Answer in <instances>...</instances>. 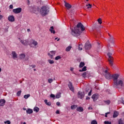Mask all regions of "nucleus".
Returning <instances> with one entry per match:
<instances>
[{"instance_id": "1", "label": "nucleus", "mask_w": 124, "mask_h": 124, "mask_svg": "<svg viewBox=\"0 0 124 124\" xmlns=\"http://www.w3.org/2000/svg\"><path fill=\"white\" fill-rule=\"evenodd\" d=\"M120 77V74H114L111 75V79L112 78L113 80V87L115 89H118V90H124V79L119 78Z\"/></svg>"}, {"instance_id": "2", "label": "nucleus", "mask_w": 124, "mask_h": 124, "mask_svg": "<svg viewBox=\"0 0 124 124\" xmlns=\"http://www.w3.org/2000/svg\"><path fill=\"white\" fill-rule=\"evenodd\" d=\"M85 30V27L81 23L78 24L76 27L74 28V30L71 29V34L73 36L78 37V36H80L81 33L83 31Z\"/></svg>"}, {"instance_id": "3", "label": "nucleus", "mask_w": 124, "mask_h": 124, "mask_svg": "<svg viewBox=\"0 0 124 124\" xmlns=\"http://www.w3.org/2000/svg\"><path fill=\"white\" fill-rule=\"evenodd\" d=\"M40 13L43 17H44L49 13V7L47 6H43L40 11Z\"/></svg>"}, {"instance_id": "4", "label": "nucleus", "mask_w": 124, "mask_h": 124, "mask_svg": "<svg viewBox=\"0 0 124 124\" xmlns=\"http://www.w3.org/2000/svg\"><path fill=\"white\" fill-rule=\"evenodd\" d=\"M108 60L109 64L111 65V66H113V57H112V53L108 52Z\"/></svg>"}, {"instance_id": "5", "label": "nucleus", "mask_w": 124, "mask_h": 124, "mask_svg": "<svg viewBox=\"0 0 124 124\" xmlns=\"http://www.w3.org/2000/svg\"><path fill=\"white\" fill-rule=\"evenodd\" d=\"M105 78L106 79H108V80H110V79H112V75L110 74L109 72L108 71V69L107 70H106L105 71Z\"/></svg>"}, {"instance_id": "6", "label": "nucleus", "mask_w": 124, "mask_h": 124, "mask_svg": "<svg viewBox=\"0 0 124 124\" xmlns=\"http://www.w3.org/2000/svg\"><path fill=\"white\" fill-rule=\"evenodd\" d=\"M84 96H85V93L81 92L80 91H79L78 92V98H80V99H82V98H84Z\"/></svg>"}, {"instance_id": "7", "label": "nucleus", "mask_w": 124, "mask_h": 124, "mask_svg": "<svg viewBox=\"0 0 124 124\" xmlns=\"http://www.w3.org/2000/svg\"><path fill=\"white\" fill-rule=\"evenodd\" d=\"M109 38H108V41L110 42V43H112V44H114L115 43V41H114V37L113 36L111 35L109 33H108Z\"/></svg>"}, {"instance_id": "8", "label": "nucleus", "mask_w": 124, "mask_h": 124, "mask_svg": "<svg viewBox=\"0 0 124 124\" xmlns=\"http://www.w3.org/2000/svg\"><path fill=\"white\" fill-rule=\"evenodd\" d=\"M68 87H69L70 91H71L72 92H74V86H73L72 82L69 81V83L68 84Z\"/></svg>"}, {"instance_id": "9", "label": "nucleus", "mask_w": 124, "mask_h": 124, "mask_svg": "<svg viewBox=\"0 0 124 124\" xmlns=\"http://www.w3.org/2000/svg\"><path fill=\"white\" fill-rule=\"evenodd\" d=\"M14 13H16V14H18V13H20L22 12V8H18L16 9H15L13 10Z\"/></svg>"}, {"instance_id": "10", "label": "nucleus", "mask_w": 124, "mask_h": 124, "mask_svg": "<svg viewBox=\"0 0 124 124\" xmlns=\"http://www.w3.org/2000/svg\"><path fill=\"white\" fill-rule=\"evenodd\" d=\"M92 98H93V101H96L98 99V94L95 93L92 95Z\"/></svg>"}, {"instance_id": "11", "label": "nucleus", "mask_w": 124, "mask_h": 124, "mask_svg": "<svg viewBox=\"0 0 124 124\" xmlns=\"http://www.w3.org/2000/svg\"><path fill=\"white\" fill-rule=\"evenodd\" d=\"M56 54V51H51L50 53H48V56L50 58V59H53V56Z\"/></svg>"}, {"instance_id": "12", "label": "nucleus", "mask_w": 124, "mask_h": 124, "mask_svg": "<svg viewBox=\"0 0 124 124\" xmlns=\"http://www.w3.org/2000/svg\"><path fill=\"white\" fill-rule=\"evenodd\" d=\"M84 48L86 49V50H90V49H91V48H92V45H91L89 43H86V44H85Z\"/></svg>"}, {"instance_id": "13", "label": "nucleus", "mask_w": 124, "mask_h": 124, "mask_svg": "<svg viewBox=\"0 0 124 124\" xmlns=\"http://www.w3.org/2000/svg\"><path fill=\"white\" fill-rule=\"evenodd\" d=\"M20 42L21 43H22V44H23V45L27 46V45H28L29 41H28V40H21Z\"/></svg>"}, {"instance_id": "14", "label": "nucleus", "mask_w": 124, "mask_h": 124, "mask_svg": "<svg viewBox=\"0 0 124 124\" xmlns=\"http://www.w3.org/2000/svg\"><path fill=\"white\" fill-rule=\"evenodd\" d=\"M8 19L10 22H14L15 21V18L13 16H9Z\"/></svg>"}, {"instance_id": "15", "label": "nucleus", "mask_w": 124, "mask_h": 124, "mask_svg": "<svg viewBox=\"0 0 124 124\" xmlns=\"http://www.w3.org/2000/svg\"><path fill=\"white\" fill-rule=\"evenodd\" d=\"M12 54L13 59H14V60L17 59V53L15 52V51H12Z\"/></svg>"}, {"instance_id": "16", "label": "nucleus", "mask_w": 124, "mask_h": 124, "mask_svg": "<svg viewBox=\"0 0 124 124\" xmlns=\"http://www.w3.org/2000/svg\"><path fill=\"white\" fill-rule=\"evenodd\" d=\"M5 103V100L1 99L0 100V106H4Z\"/></svg>"}, {"instance_id": "17", "label": "nucleus", "mask_w": 124, "mask_h": 124, "mask_svg": "<svg viewBox=\"0 0 124 124\" xmlns=\"http://www.w3.org/2000/svg\"><path fill=\"white\" fill-rule=\"evenodd\" d=\"M65 7H66V8H67V9H69L71 8V5H70L68 3H65Z\"/></svg>"}, {"instance_id": "18", "label": "nucleus", "mask_w": 124, "mask_h": 124, "mask_svg": "<svg viewBox=\"0 0 124 124\" xmlns=\"http://www.w3.org/2000/svg\"><path fill=\"white\" fill-rule=\"evenodd\" d=\"M77 110L78 112H83V111H84V109H83V108L82 107H78Z\"/></svg>"}, {"instance_id": "19", "label": "nucleus", "mask_w": 124, "mask_h": 124, "mask_svg": "<svg viewBox=\"0 0 124 124\" xmlns=\"http://www.w3.org/2000/svg\"><path fill=\"white\" fill-rule=\"evenodd\" d=\"M26 112H27V114H32V112H33V111L31 108H28L26 110Z\"/></svg>"}, {"instance_id": "20", "label": "nucleus", "mask_w": 124, "mask_h": 124, "mask_svg": "<svg viewBox=\"0 0 124 124\" xmlns=\"http://www.w3.org/2000/svg\"><path fill=\"white\" fill-rule=\"evenodd\" d=\"M49 31L51 32V33L55 34L56 33L55 31H54V27L53 26L50 27V28L49 29Z\"/></svg>"}, {"instance_id": "21", "label": "nucleus", "mask_w": 124, "mask_h": 124, "mask_svg": "<svg viewBox=\"0 0 124 124\" xmlns=\"http://www.w3.org/2000/svg\"><path fill=\"white\" fill-rule=\"evenodd\" d=\"M119 116V112L117 111H114L113 113V118H117Z\"/></svg>"}, {"instance_id": "22", "label": "nucleus", "mask_w": 124, "mask_h": 124, "mask_svg": "<svg viewBox=\"0 0 124 124\" xmlns=\"http://www.w3.org/2000/svg\"><path fill=\"white\" fill-rule=\"evenodd\" d=\"M71 48H72V47L70 46L67 47L65 49L66 52H69V51H70V50L71 49Z\"/></svg>"}, {"instance_id": "23", "label": "nucleus", "mask_w": 124, "mask_h": 124, "mask_svg": "<svg viewBox=\"0 0 124 124\" xmlns=\"http://www.w3.org/2000/svg\"><path fill=\"white\" fill-rule=\"evenodd\" d=\"M45 103H46V105H48V106H51L52 103H51V102H47V100H45Z\"/></svg>"}, {"instance_id": "24", "label": "nucleus", "mask_w": 124, "mask_h": 124, "mask_svg": "<svg viewBox=\"0 0 124 124\" xmlns=\"http://www.w3.org/2000/svg\"><path fill=\"white\" fill-rule=\"evenodd\" d=\"M25 57H26V55L24 54H21L20 55L19 58L20 60H23V59H25Z\"/></svg>"}, {"instance_id": "25", "label": "nucleus", "mask_w": 124, "mask_h": 124, "mask_svg": "<svg viewBox=\"0 0 124 124\" xmlns=\"http://www.w3.org/2000/svg\"><path fill=\"white\" fill-rule=\"evenodd\" d=\"M31 42H32V44L34 46H36L37 45V42L35 41V40H31Z\"/></svg>"}, {"instance_id": "26", "label": "nucleus", "mask_w": 124, "mask_h": 124, "mask_svg": "<svg viewBox=\"0 0 124 124\" xmlns=\"http://www.w3.org/2000/svg\"><path fill=\"white\" fill-rule=\"evenodd\" d=\"M33 111H34V112H36V113H37L39 111V108H38L37 107H35L33 108Z\"/></svg>"}, {"instance_id": "27", "label": "nucleus", "mask_w": 124, "mask_h": 124, "mask_svg": "<svg viewBox=\"0 0 124 124\" xmlns=\"http://www.w3.org/2000/svg\"><path fill=\"white\" fill-rule=\"evenodd\" d=\"M84 65H85V63L84 62H81L79 64V68H82V67H83V66H84Z\"/></svg>"}, {"instance_id": "28", "label": "nucleus", "mask_w": 124, "mask_h": 124, "mask_svg": "<svg viewBox=\"0 0 124 124\" xmlns=\"http://www.w3.org/2000/svg\"><path fill=\"white\" fill-rule=\"evenodd\" d=\"M86 70H87V67L84 66L81 70H79V72H82V71H86Z\"/></svg>"}, {"instance_id": "29", "label": "nucleus", "mask_w": 124, "mask_h": 124, "mask_svg": "<svg viewBox=\"0 0 124 124\" xmlns=\"http://www.w3.org/2000/svg\"><path fill=\"white\" fill-rule=\"evenodd\" d=\"M77 108V105H74L71 107V108L72 110H75V109H76Z\"/></svg>"}, {"instance_id": "30", "label": "nucleus", "mask_w": 124, "mask_h": 124, "mask_svg": "<svg viewBox=\"0 0 124 124\" xmlns=\"http://www.w3.org/2000/svg\"><path fill=\"white\" fill-rule=\"evenodd\" d=\"M31 96V94H26L24 96V98H25V99H27V98H29Z\"/></svg>"}, {"instance_id": "31", "label": "nucleus", "mask_w": 124, "mask_h": 124, "mask_svg": "<svg viewBox=\"0 0 124 124\" xmlns=\"http://www.w3.org/2000/svg\"><path fill=\"white\" fill-rule=\"evenodd\" d=\"M104 103H106L107 105H109V104L111 103V101L110 100L104 101Z\"/></svg>"}, {"instance_id": "32", "label": "nucleus", "mask_w": 124, "mask_h": 124, "mask_svg": "<svg viewBox=\"0 0 124 124\" xmlns=\"http://www.w3.org/2000/svg\"><path fill=\"white\" fill-rule=\"evenodd\" d=\"M86 6L87 7L88 9H89V8H92V4H87L86 5Z\"/></svg>"}, {"instance_id": "33", "label": "nucleus", "mask_w": 124, "mask_h": 124, "mask_svg": "<svg viewBox=\"0 0 124 124\" xmlns=\"http://www.w3.org/2000/svg\"><path fill=\"white\" fill-rule=\"evenodd\" d=\"M78 50H83V45H79V46H78Z\"/></svg>"}, {"instance_id": "34", "label": "nucleus", "mask_w": 124, "mask_h": 124, "mask_svg": "<svg viewBox=\"0 0 124 124\" xmlns=\"http://www.w3.org/2000/svg\"><path fill=\"white\" fill-rule=\"evenodd\" d=\"M97 21L98 22L99 24H100V25L102 24V19H101V18H100L98 19Z\"/></svg>"}, {"instance_id": "35", "label": "nucleus", "mask_w": 124, "mask_h": 124, "mask_svg": "<svg viewBox=\"0 0 124 124\" xmlns=\"http://www.w3.org/2000/svg\"><path fill=\"white\" fill-rule=\"evenodd\" d=\"M82 77H83V78H86V77H87V73L86 72H84L82 74Z\"/></svg>"}, {"instance_id": "36", "label": "nucleus", "mask_w": 124, "mask_h": 124, "mask_svg": "<svg viewBox=\"0 0 124 124\" xmlns=\"http://www.w3.org/2000/svg\"><path fill=\"white\" fill-rule=\"evenodd\" d=\"M61 97V93H58L56 95V98H60Z\"/></svg>"}, {"instance_id": "37", "label": "nucleus", "mask_w": 124, "mask_h": 124, "mask_svg": "<svg viewBox=\"0 0 124 124\" xmlns=\"http://www.w3.org/2000/svg\"><path fill=\"white\" fill-rule=\"evenodd\" d=\"M62 59V57L60 56H58L55 57L56 61H58V60H61Z\"/></svg>"}, {"instance_id": "38", "label": "nucleus", "mask_w": 124, "mask_h": 124, "mask_svg": "<svg viewBox=\"0 0 124 124\" xmlns=\"http://www.w3.org/2000/svg\"><path fill=\"white\" fill-rule=\"evenodd\" d=\"M53 79L52 78H48V82L50 84H51V83H52V82H53Z\"/></svg>"}, {"instance_id": "39", "label": "nucleus", "mask_w": 124, "mask_h": 124, "mask_svg": "<svg viewBox=\"0 0 124 124\" xmlns=\"http://www.w3.org/2000/svg\"><path fill=\"white\" fill-rule=\"evenodd\" d=\"M48 62H49V63H50V64H53V63H54V62L53 60H48Z\"/></svg>"}, {"instance_id": "40", "label": "nucleus", "mask_w": 124, "mask_h": 124, "mask_svg": "<svg viewBox=\"0 0 124 124\" xmlns=\"http://www.w3.org/2000/svg\"><path fill=\"white\" fill-rule=\"evenodd\" d=\"M91 124H97V122H96L95 120H93L91 122Z\"/></svg>"}, {"instance_id": "41", "label": "nucleus", "mask_w": 124, "mask_h": 124, "mask_svg": "<svg viewBox=\"0 0 124 124\" xmlns=\"http://www.w3.org/2000/svg\"><path fill=\"white\" fill-rule=\"evenodd\" d=\"M21 93H22L21 91H19L17 93V96H20V94H21Z\"/></svg>"}, {"instance_id": "42", "label": "nucleus", "mask_w": 124, "mask_h": 124, "mask_svg": "<svg viewBox=\"0 0 124 124\" xmlns=\"http://www.w3.org/2000/svg\"><path fill=\"white\" fill-rule=\"evenodd\" d=\"M119 124H124V122H123V120H122V119H120L119 120Z\"/></svg>"}, {"instance_id": "43", "label": "nucleus", "mask_w": 124, "mask_h": 124, "mask_svg": "<svg viewBox=\"0 0 124 124\" xmlns=\"http://www.w3.org/2000/svg\"><path fill=\"white\" fill-rule=\"evenodd\" d=\"M4 124H11V122H10V121H5V122H4Z\"/></svg>"}, {"instance_id": "44", "label": "nucleus", "mask_w": 124, "mask_h": 124, "mask_svg": "<svg viewBox=\"0 0 124 124\" xmlns=\"http://www.w3.org/2000/svg\"><path fill=\"white\" fill-rule=\"evenodd\" d=\"M104 124H111L110 122H108V121H105Z\"/></svg>"}, {"instance_id": "45", "label": "nucleus", "mask_w": 124, "mask_h": 124, "mask_svg": "<svg viewBox=\"0 0 124 124\" xmlns=\"http://www.w3.org/2000/svg\"><path fill=\"white\" fill-rule=\"evenodd\" d=\"M93 92V90H91L89 93H88L89 96H90V95H92V92Z\"/></svg>"}, {"instance_id": "46", "label": "nucleus", "mask_w": 124, "mask_h": 124, "mask_svg": "<svg viewBox=\"0 0 124 124\" xmlns=\"http://www.w3.org/2000/svg\"><path fill=\"white\" fill-rule=\"evenodd\" d=\"M110 114V112H108L106 113H105V117H106V118H107V115H108V114Z\"/></svg>"}, {"instance_id": "47", "label": "nucleus", "mask_w": 124, "mask_h": 124, "mask_svg": "<svg viewBox=\"0 0 124 124\" xmlns=\"http://www.w3.org/2000/svg\"><path fill=\"white\" fill-rule=\"evenodd\" d=\"M89 91H90V88L89 87H87L86 88V92H89Z\"/></svg>"}, {"instance_id": "48", "label": "nucleus", "mask_w": 124, "mask_h": 124, "mask_svg": "<svg viewBox=\"0 0 124 124\" xmlns=\"http://www.w3.org/2000/svg\"><path fill=\"white\" fill-rule=\"evenodd\" d=\"M56 105H57V106H60V105H61V103H60V102H57Z\"/></svg>"}, {"instance_id": "49", "label": "nucleus", "mask_w": 124, "mask_h": 124, "mask_svg": "<svg viewBox=\"0 0 124 124\" xmlns=\"http://www.w3.org/2000/svg\"><path fill=\"white\" fill-rule=\"evenodd\" d=\"M50 97H52V98H54V97H55V95H54L53 94H51Z\"/></svg>"}, {"instance_id": "50", "label": "nucleus", "mask_w": 124, "mask_h": 124, "mask_svg": "<svg viewBox=\"0 0 124 124\" xmlns=\"http://www.w3.org/2000/svg\"><path fill=\"white\" fill-rule=\"evenodd\" d=\"M9 7H10V9H13V5H10Z\"/></svg>"}, {"instance_id": "51", "label": "nucleus", "mask_w": 124, "mask_h": 124, "mask_svg": "<svg viewBox=\"0 0 124 124\" xmlns=\"http://www.w3.org/2000/svg\"><path fill=\"white\" fill-rule=\"evenodd\" d=\"M88 110H93V107H88Z\"/></svg>"}, {"instance_id": "52", "label": "nucleus", "mask_w": 124, "mask_h": 124, "mask_svg": "<svg viewBox=\"0 0 124 124\" xmlns=\"http://www.w3.org/2000/svg\"><path fill=\"white\" fill-rule=\"evenodd\" d=\"M90 97H86V100H90Z\"/></svg>"}, {"instance_id": "53", "label": "nucleus", "mask_w": 124, "mask_h": 124, "mask_svg": "<svg viewBox=\"0 0 124 124\" xmlns=\"http://www.w3.org/2000/svg\"><path fill=\"white\" fill-rule=\"evenodd\" d=\"M56 114H60V111H59V110H57L56 111Z\"/></svg>"}, {"instance_id": "54", "label": "nucleus", "mask_w": 124, "mask_h": 124, "mask_svg": "<svg viewBox=\"0 0 124 124\" xmlns=\"http://www.w3.org/2000/svg\"><path fill=\"white\" fill-rule=\"evenodd\" d=\"M31 67H32V68H35V65H31Z\"/></svg>"}, {"instance_id": "55", "label": "nucleus", "mask_w": 124, "mask_h": 124, "mask_svg": "<svg viewBox=\"0 0 124 124\" xmlns=\"http://www.w3.org/2000/svg\"><path fill=\"white\" fill-rule=\"evenodd\" d=\"M3 16L0 15V20L2 19Z\"/></svg>"}, {"instance_id": "56", "label": "nucleus", "mask_w": 124, "mask_h": 124, "mask_svg": "<svg viewBox=\"0 0 124 124\" xmlns=\"http://www.w3.org/2000/svg\"><path fill=\"white\" fill-rule=\"evenodd\" d=\"M27 31H28V32H30V31H31V30H30V29H28V30H27Z\"/></svg>"}, {"instance_id": "57", "label": "nucleus", "mask_w": 124, "mask_h": 124, "mask_svg": "<svg viewBox=\"0 0 124 124\" xmlns=\"http://www.w3.org/2000/svg\"><path fill=\"white\" fill-rule=\"evenodd\" d=\"M122 103H123V104L124 105V100H123V101H122Z\"/></svg>"}, {"instance_id": "58", "label": "nucleus", "mask_w": 124, "mask_h": 124, "mask_svg": "<svg viewBox=\"0 0 124 124\" xmlns=\"http://www.w3.org/2000/svg\"><path fill=\"white\" fill-rule=\"evenodd\" d=\"M97 43H98V45H100V43L97 42Z\"/></svg>"}, {"instance_id": "59", "label": "nucleus", "mask_w": 124, "mask_h": 124, "mask_svg": "<svg viewBox=\"0 0 124 124\" xmlns=\"http://www.w3.org/2000/svg\"><path fill=\"white\" fill-rule=\"evenodd\" d=\"M0 72H1V68H0Z\"/></svg>"}, {"instance_id": "60", "label": "nucleus", "mask_w": 124, "mask_h": 124, "mask_svg": "<svg viewBox=\"0 0 124 124\" xmlns=\"http://www.w3.org/2000/svg\"><path fill=\"white\" fill-rule=\"evenodd\" d=\"M71 71H73V69H71Z\"/></svg>"}, {"instance_id": "61", "label": "nucleus", "mask_w": 124, "mask_h": 124, "mask_svg": "<svg viewBox=\"0 0 124 124\" xmlns=\"http://www.w3.org/2000/svg\"><path fill=\"white\" fill-rule=\"evenodd\" d=\"M55 39V40H57V39H58V38H56Z\"/></svg>"}, {"instance_id": "62", "label": "nucleus", "mask_w": 124, "mask_h": 124, "mask_svg": "<svg viewBox=\"0 0 124 124\" xmlns=\"http://www.w3.org/2000/svg\"><path fill=\"white\" fill-rule=\"evenodd\" d=\"M60 40V39H58V40H57V41H59Z\"/></svg>"}, {"instance_id": "63", "label": "nucleus", "mask_w": 124, "mask_h": 124, "mask_svg": "<svg viewBox=\"0 0 124 124\" xmlns=\"http://www.w3.org/2000/svg\"><path fill=\"white\" fill-rule=\"evenodd\" d=\"M23 110H26V108H23Z\"/></svg>"}, {"instance_id": "64", "label": "nucleus", "mask_w": 124, "mask_h": 124, "mask_svg": "<svg viewBox=\"0 0 124 124\" xmlns=\"http://www.w3.org/2000/svg\"><path fill=\"white\" fill-rule=\"evenodd\" d=\"M35 70H36L35 69H34V71H35Z\"/></svg>"}]
</instances>
